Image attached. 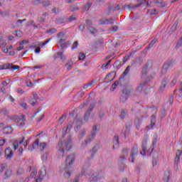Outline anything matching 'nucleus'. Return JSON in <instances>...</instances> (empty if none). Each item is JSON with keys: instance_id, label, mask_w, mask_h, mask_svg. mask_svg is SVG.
<instances>
[{"instance_id": "nucleus-42", "label": "nucleus", "mask_w": 182, "mask_h": 182, "mask_svg": "<svg viewBox=\"0 0 182 182\" xmlns=\"http://www.w3.org/2000/svg\"><path fill=\"white\" fill-rule=\"evenodd\" d=\"M94 83H95V81H94V80L90 81V82L85 84V85L83 86V89H87V87H89V86H92V85H93Z\"/></svg>"}, {"instance_id": "nucleus-59", "label": "nucleus", "mask_w": 182, "mask_h": 182, "mask_svg": "<svg viewBox=\"0 0 182 182\" xmlns=\"http://www.w3.org/2000/svg\"><path fill=\"white\" fill-rule=\"evenodd\" d=\"M33 5H41L42 2L41 1V0H33Z\"/></svg>"}, {"instance_id": "nucleus-9", "label": "nucleus", "mask_w": 182, "mask_h": 182, "mask_svg": "<svg viewBox=\"0 0 182 182\" xmlns=\"http://www.w3.org/2000/svg\"><path fill=\"white\" fill-rule=\"evenodd\" d=\"M170 68H173V60L168 59L166 63H164L162 70L167 72Z\"/></svg>"}, {"instance_id": "nucleus-6", "label": "nucleus", "mask_w": 182, "mask_h": 182, "mask_svg": "<svg viewBox=\"0 0 182 182\" xmlns=\"http://www.w3.org/2000/svg\"><path fill=\"white\" fill-rule=\"evenodd\" d=\"M127 157H129V149H123L122 154L118 159L119 164H122L123 161H126V159H127Z\"/></svg>"}, {"instance_id": "nucleus-43", "label": "nucleus", "mask_w": 182, "mask_h": 182, "mask_svg": "<svg viewBox=\"0 0 182 182\" xmlns=\"http://www.w3.org/2000/svg\"><path fill=\"white\" fill-rule=\"evenodd\" d=\"M13 120L15 122V123H19V122L21 120V118L16 115L13 117Z\"/></svg>"}, {"instance_id": "nucleus-16", "label": "nucleus", "mask_w": 182, "mask_h": 182, "mask_svg": "<svg viewBox=\"0 0 182 182\" xmlns=\"http://www.w3.org/2000/svg\"><path fill=\"white\" fill-rule=\"evenodd\" d=\"M129 72H130V65H128L124 70V71L122 73L121 76L119 77V79H124V77L127 76Z\"/></svg>"}, {"instance_id": "nucleus-8", "label": "nucleus", "mask_w": 182, "mask_h": 182, "mask_svg": "<svg viewBox=\"0 0 182 182\" xmlns=\"http://www.w3.org/2000/svg\"><path fill=\"white\" fill-rule=\"evenodd\" d=\"M147 150V136H144L142 140L141 150L140 154L141 156H146V151Z\"/></svg>"}, {"instance_id": "nucleus-31", "label": "nucleus", "mask_w": 182, "mask_h": 182, "mask_svg": "<svg viewBox=\"0 0 182 182\" xmlns=\"http://www.w3.org/2000/svg\"><path fill=\"white\" fill-rule=\"evenodd\" d=\"M23 22H26V18H24L23 20L18 19L16 21V26H17L18 28H19V26H21V24L23 23Z\"/></svg>"}, {"instance_id": "nucleus-25", "label": "nucleus", "mask_w": 182, "mask_h": 182, "mask_svg": "<svg viewBox=\"0 0 182 182\" xmlns=\"http://www.w3.org/2000/svg\"><path fill=\"white\" fill-rule=\"evenodd\" d=\"M48 146V143L46 142H41L40 144H38L39 149L41 151H43L45 150V148Z\"/></svg>"}, {"instance_id": "nucleus-49", "label": "nucleus", "mask_w": 182, "mask_h": 182, "mask_svg": "<svg viewBox=\"0 0 182 182\" xmlns=\"http://www.w3.org/2000/svg\"><path fill=\"white\" fill-rule=\"evenodd\" d=\"M157 42V39H154L151 43L148 45V48H153L154 44Z\"/></svg>"}, {"instance_id": "nucleus-19", "label": "nucleus", "mask_w": 182, "mask_h": 182, "mask_svg": "<svg viewBox=\"0 0 182 182\" xmlns=\"http://www.w3.org/2000/svg\"><path fill=\"white\" fill-rule=\"evenodd\" d=\"M87 29L91 35H96V33H97V30L93 26L87 27Z\"/></svg>"}, {"instance_id": "nucleus-47", "label": "nucleus", "mask_w": 182, "mask_h": 182, "mask_svg": "<svg viewBox=\"0 0 182 182\" xmlns=\"http://www.w3.org/2000/svg\"><path fill=\"white\" fill-rule=\"evenodd\" d=\"M136 62L138 65H141V63H143V58L139 57L138 58L136 59Z\"/></svg>"}, {"instance_id": "nucleus-12", "label": "nucleus", "mask_w": 182, "mask_h": 182, "mask_svg": "<svg viewBox=\"0 0 182 182\" xmlns=\"http://www.w3.org/2000/svg\"><path fill=\"white\" fill-rule=\"evenodd\" d=\"M12 156H14V151H12L9 147L6 149L5 157H6V159H12Z\"/></svg>"}, {"instance_id": "nucleus-34", "label": "nucleus", "mask_w": 182, "mask_h": 182, "mask_svg": "<svg viewBox=\"0 0 182 182\" xmlns=\"http://www.w3.org/2000/svg\"><path fill=\"white\" fill-rule=\"evenodd\" d=\"M163 180L165 182H168L170 181V174L168 173H165Z\"/></svg>"}, {"instance_id": "nucleus-57", "label": "nucleus", "mask_w": 182, "mask_h": 182, "mask_svg": "<svg viewBox=\"0 0 182 182\" xmlns=\"http://www.w3.org/2000/svg\"><path fill=\"white\" fill-rule=\"evenodd\" d=\"M176 29H177V23L175 22V23L171 26V31H172V32H174Z\"/></svg>"}, {"instance_id": "nucleus-55", "label": "nucleus", "mask_w": 182, "mask_h": 182, "mask_svg": "<svg viewBox=\"0 0 182 182\" xmlns=\"http://www.w3.org/2000/svg\"><path fill=\"white\" fill-rule=\"evenodd\" d=\"M85 58H86V55H85V53H80L79 60H84Z\"/></svg>"}, {"instance_id": "nucleus-22", "label": "nucleus", "mask_w": 182, "mask_h": 182, "mask_svg": "<svg viewBox=\"0 0 182 182\" xmlns=\"http://www.w3.org/2000/svg\"><path fill=\"white\" fill-rule=\"evenodd\" d=\"M180 156H182V152L178 150L176 152V158L175 159V164H178V161L180 160Z\"/></svg>"}, {"instance_id": "nucleus-11", "label": "nucleus", "mask_w": 182, "mask_h": 182, "mask_svg": "<svg viewBox=\"0 0 182 182\" xmlns=\"http://www.w3.org/2000/svg\"><path fill=\"white\" fill-rule=\"evenodd\" d=\"M168 82H170V77H168V76H166L163 79L161 87L159 88L160 93H162L164 89H166V86L167 85V83H168Z\"/></svg>"}, {"instance_id": "nucleus-33", "label": "nucleus", "mask_w": 182, "mask_h": 182, "mask_svg": "<svg viewBox=\"0 0 182 182\" xmlns=\"http://www.w3.org/2000/svg\"><path fill=\"white\" fill-rule=\"evenodd\" d=\"M18 126H20V127H23V126H25V115L21 116V119L18 122Z\"/></svg>"}, {"instance_id": "nucleus-63", "label": "nucleus", "mask_w": 182, "mask_h": 182, "mask_svg": "<svg viewBox=\"0 0 182 182\" xmlns=\"http://www.w3.org/2000/svg\"><path fill=\"white\" fill-rule=\"evenodd\" d=\"M18 156H22V153H23V148L20 147L18 150Z\"/></svg>"}, {"instance_id": "nucleus-48", "label": "nucleus", "mask_w": 182, "mask_h": 182, "mask_svg": "<svg viewBox=\"0 0 182 182\" xmlns=\"http://www.w3.org/2000/svg\"><path fill=\"white\" fill-rule=\"evenodd\" d=\"M32 95H33V98L38 102V99H39V95H38V93L36 92H33Z\"/></svg>"}, {"instance_id": "nucleus-15", "label": "nucleus", "mask_w": 182, "mask_h": 182, "mask_svg": "<svg viewBox=\"0 0 182 182\" xmlns=\"http://www.w3.org/2000/svg\"><path fill=\"white\" fill-rule=\"evenodd\" d=\"M4 134H11L14 132V129L11 126H8L4 128L3 129Z\"/></svg>"}, {"instance_id": "nucleus-46", "label": "nucleus", "mask_w": 182, "mask_h": 182, "mask_svg": "<svg viewBox=\"0 0 182 182\" xmlns=\"http://www.w3.org/2000/svg\"><path fill=\"white\" fill-rule=\"evenodd\" d=\"M154 126H156V122L151 121V123L149 124V125H148L146 127L147 129H153V127H154Z\"/></svg>"}, {"instance_id": "nucleus-29", "label": "nucleus", "mask_w": 182, "mask_h": 182, "mask_svg": "<svg viewBox=\"0 0 182 182\" xmlns=\"http://www.w3.org/2000/svg\"><path fill=\"white\" fill-rule=\"evenodd\" d=\"M28 102L30 103V105H31V106H35L36 103H38V101L36 100L35 98H33V97H30Z\"/></svg>"}, {"instance_id": "nucleus-21", "label": "nucleus", "mask_w": 182, "mask_h": 182, "mask_svg": "<svg viewBox=\"0 0 182 182\" xmlns=\"http://www.w3.org/2000/svg\"><path fill=\"white\" fill-rule=\"evenodd\" d=\"M122 66H123V64H122V63H120L119 60H117L114 63V68H115L117 70H119Z\"/></svg>"}, {"instance_id": "nucleus-51", "label": "nucleus", "mask_w": 182, "mask_h": 182, "mask_svg": "<svg viewBox=\"0 0 182 182\" xmlns=\"http://www.w3.org/2000/svg\"><path fill=\"white\" fill-rule=\"evenodd\" d=\"M89 105V100H86L84 103L80 105V109H83V107L87 106Z\"/></svg>"}, {"instance_id": "nucleus-38", "label": "nucleus", "mask_w": 182, "mask_h": 182, "mask_svg": "<svg viewBox=\"0 0 182 182\" xmlns=\"http://www.w3.org/2000/svg\"><path fill=\"white\" fill-rule=\"evenodd\" d=\"M31 146L34 149H36V147H39V139H36Z\"/></svg>"}, {"instance_id": "nucleus-58", "label": "nucleus", "mask_w": 182, "mask_h": 182, "mask_svg": "<svg viewBox=\"0 0 182 182\" xmlns=\"http://www.w3.org/2000/svg\"><path fill=\"white\" fill-rule=\"evenodd\" d=\"M119 30V27L117 26H114L112 27V32H117V31Z\"/></svg>"}, {"instance_id": "nucleus-5", "label": "nucleus", "mask_w": 182, "mask_h": 182, "mask_svg": "<svg viewBox=\"0 0 182 182\" xmlns=\"http://www.w3.org/2000/svg\"><path fill=\"white\" fill-rule=\"evenodd\" d=\"M137 154H139V149L137 148V145H134L131 151V154L129 159L131 163H134V159L137 157Z\"/></svg>"}, {"instance_id": "nucleus-10", "label": "nucleus", "mask_w": 182, "mask_h": 182, "mask_svg": "<svg viewBox=\"0 0 182 182\" xmlns=\"http://www.w3.org/2000/svg\"><path fill=\"white\" fill-rule=\"evenodd\" d=\"M144 86H146V81H142L139 84V85L136 89V96H139V95H141V92H143V89H144Z\"/></svg>"}, {"instance_id": "nucleus-44", "label": "nucleus", "mask_w": 182, "mask_h": 182, "mask_svg": "<svg viewBox=\"0 0 182 182\" xmlns=\"http://www.w3.org/2000/svg\"><path fill=\"white\" fill-rule=\"evenodd\" d=\"M89 117H90V114L85 112L84 115V122H87L89 121Z\"/></svg>"}, {"instance_id": "nucleus-28", "label": "nucleus", "mask_w": 182, "mask_h": 182, "mask_svg": "<svg viewBox=\"0 0 182 182\" xmlns=\"http://www.w3.org/2000/svg\"><path fill=\"white\" fill-rule=\"evenodd\" d=\"M130 93H132V91H130V90L128 89H124L122 90V94L126 96L127 97H130Z\"/></svg>"}, {"instance_id": "nucleus-27", "label": "nucleus", "mask_w": 182, "mask_h": 182, "mask_svg": "<svg viewBox=\"0 0 182 182\" xmlns=\"http://www.w3.org/2000/svg\"><path fill=\"white\" fill-rule=\"evenodd\" d=\"M93 109H95V104H90L88 109L86 111V113H88V114H90V113L93 112Z\"/></svg>"}, {"instance_id": "nucleus-52", "label": "nucleus", "mask_w": 182, "mask_h": 182, "mask_svg": "<svg viewBox=\"0 0 182 182\" xmlns=\"http://www.w3.org/2000/svg\"><path fill=\"white\" fill-rule=\"evenodd\" d=\"M49 5H50V1H43V6H44V8H47V6H49Z\"/></svg>"}, {"instance_id": "nucleus-64", "label": "nucleus", "mask_w": 182, "mask_h": 182, "mask_svg": "<svg viewBox=\"0 0 182 182\" xmlns=\"http://www.w3.org/2000/svg\"><path fill=\"white\" fill-rule=\"evenodd\" d=\"M154 4H159L160 5H163V0H154Z\"/></svg>"}, {"instance_id": "nucleus-56", "label": "nucleus", "mask_w": 182, "mask_h": 182, "mask_svg": "<svg viewBox=\"0 0 182 182\" xmlns=\"http://www.w3.org/2000/svg\"><path fill=\"white\" fill-rule=\"evenodd\" d=\"M127 168V166L125 164H122L119 167V171H121L123 173V171H124V169Z\"/></svg>"}, {"instance_id": "nucleus-37", "label": "nucleus", "mask_w": 182, "mask_h": 182, "mask_svg": "<svg viewBox=\"0 0 182 182\" xmlns=\"http://www.w3.org/2000/svg\"><path fill=\"white\" fill-rule=\"evenodd\" d=\"M113 143L114 146H119V136H114L113 138Z\"/></svg>"}, {"instance_id": "nucleus-3", "label": "nucleus", "mask_w": 182, "mask_h": 182, "mask_svg": "<svg viewBox=\"0 0 182 182\" xmlns=\"http://www.w3.org/2000/svg\"><path fill=\"white\" fill-rule=\"evenodd\" d=\"M95 137H96V132H92L91 134L88 136L87 139H85L84 141L81 143V149H86V146L90 144V143L95 140Z\"/></svg>"}, {"instance_id": "nucleus-18", "label": "nucleus", "mask_w": 182, "mask_h": 182, "mask_svg": "<svg viewBox=\"0 0 182 182\" xmlns=\"http://www.w3.org/2000/svg\"><path fill=\"white\" fill-rule=\"evenodd\" d=\"M86 136V129H81L78 134V139L79 140H82L83 139V136Z\"/></svg>"}, {"instance_id": "nucleus-2", "label": "nucleus", "mask_w": 182, "mask_h": 182, "mask_svg": "<svg viewBox=\"0 0 182 182\" xmlns=\"http://www.w3.org/2000/svg\"><path fill=\"white\" fill-rule=\"evenodd\" d=\"M75 155H69L66 159H65V172L64 173L65 177L69 178L70 177V175L72 174V171L69 168L70 166H72V164H73V163H75Z\"/></svg>"}, {"instance_id": "nucleus-62", "label": "nucleus", "mask_w": 182, "mask_h": 182, "mask_svg": "<svg viewBox=\"0 0 182 182\" xmlns=\"http://www.w3.org/2000/svg\"><path fill=\"white\" fill-rule=\"evenodd\" d=\"M177 83V78H173V80L171 82V86H174Z\"/></svg>"}, {"instance_id": "nucleus-20", "label": "nucleus", "mask_w": 182, "mask_h": 182, "mask_svg": "<svg viewBox=\"0 0 182 182\" xmlns=\"http://www.w3.org/2000/svg\"><path fill=\"white\" fill-rule=\"evenodd\" d=\"M65 68H66L67 70H70L72 68H73V61L70 60L65 65Z\"/></svg>"}, {"instance_id": "nucleus-53", "label": "nucleus", "mask_w": 182, "mask_h": 182, "mask_svg": "<svg viewBox=\"0 0 182 182\" xmlns=\"http://www.w3.org/2000/svg\"><path fill=\"white\" fill-rule=\"evenodd\" d=\"M31 48H36L35 49V53H41V48L40 47H36V45L32 46Z\"/></svg>"}, {"instance_id": "nucleus-13", "label": "nucleus", "mask_w": 182, "mask_h": 182, "mask_svg": "<svg viewBox=\"0 0 182 182\" xmlns=\"http://www.w3.org/2000/svg\"><path fill=\"white\" fill-rule=\"evenodd\" d=\"M96 153H97V149H96V147L94 146L89 151L90 157L88 158V160H92V159H95V155L96 154Z\"/></svg>"}, {"instance_id": "nucleus-40", "label": "nucleus", "mask_w": 182, "mask_h": 182, "mask_svg": "<svg viewBox=\"0 0 182 182\" xmlns=\"http://www.w3.org/2000/svg\"><path fill=\"white\" fill-rule=\"evenodd\" d=\"M127 99H129V97H126V95H124V94L122 93L121 95L120 102H122V103H124V102H126V100H127Z\"/></svg>"}, {"instance_id": "nucleus-14", "label": "nucleus", "mask_w": 182, "mask_h": 182, "mask_svg": "<svg viewBox=\"0 0 182 182\" xmlns=\"http://www.w3.org/2000/svg\"><path fill=\"white\" fill-rule=\"evenodd\" d=\"M12 177V171L11 169H6L4 172V180H8V178H11Z\"/></svg>"}, {"instance_id": "nucleus-39", "label": "nucleus", "mask_w": 182, "mask_h": 182, "mask_svg": "<svg viewBox=\"0 0 182 182\" xmlns=\"http://www.w3.org/2000/svg\"><path fill=\"white\" fill-rule=\"evenodd\" d=\"M147 69H149V67H147V65H146L143 69H142V76H146L147 75Z\"/></svg>"}, {"instance_id": "nucleus-24", "label": "nucleus", "mask_w": 182, "mask_h": 182, "mask_svg": "<svg viewBox=\"0 0 182 182\" xmlns=\"http://www.w3.org/2000/svg\"><path fill=\"white\" fill-rule=\"evenodd\" d=\"M60 58L61 60H63L65 59V56H63V53L62 52H58L55 54V59Z\"/></svg>"}, {"instance_id": "nucleus-36", "label": "nucleus", "mask_w": 182, "mask_h": 182, "mask_svg": "<svg viewBox=\"0 0 182 182\" xmlns=\"http://www.w3.org/2000/svg\"><path fill=\"white\" fill-rule=\"evenodd\" d=\"M46 33H50V35H52L53 33H56V28H53L50 29H47L46 31Z\"/></svg>"}, {"instance_id": "nucleus-45", "label": "nucleus", "mask_w": 182, "mask_h": 182, "mask_svg": "<svg viewBox=\"0 0 182 182\" xmlns=\"http://www.w3.org/2000/svg\"><path fill=\"white\" fill-rule=\"evenodd\" d=\"M13 146L14 150H16L18 149V147H19V142L18 141H14L13 142Z\"/></svg>"}, {"instance_id": "nucleus-54", "label": "nucleus", "mask_w": 182, "mask_h": 182, "mask_svg": "<svg viewBox=\"0 0 182 182\" xmlns=\"http://www.w3.org/2000/svg\"><path fill=\"white\" fill-rule=\"evenodd\" d=\"M23 173H25V170H23L22 168H18L17 171V174L19 176H21V174H23Z\"/></svg>"}, {"instance_id": "nucleus-1", "label": "nucleus", "mask_w": 182, "mask_h": 182, "mask_svg": "<svg viewBox=\"0 0 182 182\" xmlns=\"http://www.w3.org/2000/svg\"><path fill=\"white\" fill-rule=\"evenodd\" d=\"M58 146L59 149L57 151V156L58 159H62V157L65 156V149L63 147H65L66 150H70V149H72V139L68 138L64 143L60 141L58 142Z\"/></svg>"}, {"instance_id": "nucleus-35", "label": "nucleus", "mask_w": 182, "mask_h": 182, "mask_svg": "<svg viewBox=\"0 0 182 182\" xmlns=\"http://www.w3.org/2000/svg\"><path fill=\"white\" fill-rule=\"evenodd\" d=\"M91 7H92V2H87L84 6V9L85 11H89V9H90Z\"/></svg>"}, {"instance_id": "nucleus-50", "label": "nucleus", "mask_w": 182, "mask_h": 182, "mask_svg": "<svg viewBox=\"0 0 182 182\" xmlns=\"http://www.w3.org/2000/svg\"><path fill=\"white\" fill-rule=\"evenodd\" d=\"M77 46H79V42L75 41L72 46V49H77Z\"/></svg>"}, {"instance_id": "nucleus-7", "label": "nucleus", "mask_w": 182, "mask_h": 182, "mask_svg": "<svg viewBox=\"0 0 182 182\" xmlns=\"http://www.w3.org/2000/svg\"><path fill=\"white\" fill-rule=\"evenodd\" d=\"M5 69H11V70H16L21 69L19 65H12L11 63H6L3 65H0V70H4Z\"/></svg>"}, {"instance_id": "nucleus-61", "label": "nucleus", "mask_w": 182, "mask_h": 182, "mask_svg": "<svg viewBox=\"0 0 182 182\" xmlns=\"http://www.w3.org/2000/svg\"><path fill=\"white\" fill-rule=\"evenodd\" d=\"M37 171H33L32 172H31V174L30 175V177L31 178H33V177H35V176H36V174H37Z\"/></svg>"}, {"instance_id": "nucleus-30", "label": "nucleus", "mask_w": 182, "mask_h": 182, "mask_svg": "<svg viewBox=\"0 0 182 182\" xmlns=\"http://www.w3.org/2000/svg\"><path fill=\"white\" fill-rule=\"evenodd\" d=\"M105 25H114V23L113 22V18H109L108 19L105 20Z\"/></svg>"}, {"instance_id": "nucleus-17", "label": "nucleus", "mask_w": 182, "mask_h": 182, "mask_svg": "<svg viewBox=\"0 0 182 182\" xmlns=\"http://www.w3.org/2000/svg\"><path fill=\"white\" fill-rule=\"evenodd\" d=\"M142 4H143V3H139L137 5H133L132 4H129L125 6L127 8V9H136V8H140V6H141Z\"/></svg>"}, {"instance_id": "nucleus-26", "label": "nucleus", "mask_w": 182, "mask_h": 182, "mask_svg": "<svg viewBox=\"0 0 182 182\" xmlns=\"http://www.w3.org/2000/svg\"><path fill=\"white\" fill-rule=\"evenodd\" d=\"M70 12H76V11H79V7L76 4H73L70 7Z\"/></svg>"}, {"instance_id": "nucleus-4", "label": "nucleus", "mask_w": 182, "mask_h": 182, "mask_svg": "<svg viewBox=\"0 0 182 182\" xmlns=\"http://www.w3.org/2000/svg\"><path fill=\"white\" fill-rule=\"evenodd\" d=\"M102 178H105V173L102 172H98L93 173L89 178L90 182H96V181H100V180H102Z\"/></svg>"}, {"instance_id": "nucleus-32", "label": "nucleus", "mask_w": 182, "mask_h": 182, "mask_svg": "<svg viewBox=\"0 0 182 182\" xmlns=\"http://www.w3.org/2000/svg\"><path fill=\"white\" fill-rule=\"evenodd\" d=\"M126 116H127V112H126L124 109H122L121 111V114H120L121 120H124V119L126 118Z\"/></svg>"}, {"instance_id": "nucleus-23", "label": "nucleus", "mask_w": 182, "mask_h": 182, "mask_svg": "<svg viewBox=\"0 0 182 182\" xmlns=\"http://www.w3.org/2000/svg\"><path fill=\"white\" fill-rule=\"evenodd\" d=\"M51 39L52 38H48V39L46 40L43 43L36 42V45H37V46H45V45H47V43H49V42H50Z\"/></svg>"}, {"instance_id": "nucleus-41", "label": "nucleus", "mask_w": 182, "mask_h": 182, "mask_svg": "<svg viewBox=\"0 0 182 182\" xmlns=\"http://www.w3.org/2000/svg\"><path fill=\"white\" fill-rule=\"evenodd\" d=\"M73 21H76V15L75 14L70 16L68 19V22H73Z\"/></svg>"}, {"instance_id": "nucleus-60", "label": "nucleus", "mask_w": 182, "mask_h": 182, "mask_svg": "<svg viewBox=\"0 0 182 182\" xmlns=\"http://www.w3.org/2000/svg\"><path fill=\"white\" fill-rule=\"evenodd\" d=\"M86 25H87V28H90V26H92V20H87Z\"/></svg>"}]
</instances>
